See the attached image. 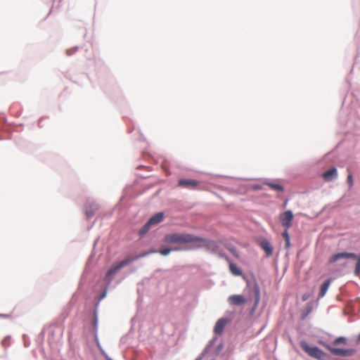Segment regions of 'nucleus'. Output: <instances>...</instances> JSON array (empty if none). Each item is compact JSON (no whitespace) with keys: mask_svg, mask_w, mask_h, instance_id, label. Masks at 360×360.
<instances>
[{"mask_svg":"<svg viewBox=\"0 0 360 360\" xmlns=\"http://www.w3.org/2000/svg\"><path fill=\"white\" fill-rule=\"evenodd\" d=\"M164 242L167 244H193V248H199L207 245V240L202 237L189 233H169L165 236Z\"/></svg>","mask_w":360,"mask_h":360,"instance_id":"nucleus-1","label":"nucleus"},{"mask_svg":"<svg viewBox=\"0 0 360 360\" xmlns=\"http://www.w3.org/2000/svg\"><path fill=\"white\" fill-rule=\"evenodd\" d=\"M139 257L136 256L135 257H127L122 261L116 262L113 264L110 268L108 270L105 276V281L107 283H110L111 281L113 279L115 275L124 266H127V264H129L131 262H132L134 260L138 259Z\"/></svg>","mask_w":360,"mask_h":360,"instance_id":"nucleus-2","label":"nucleus"},{"mask_svg":"<svg viewBox=\"0 0 360 360\" xmlns=\"http://www.w3.org/2000/svg\"><path fill=\"white\" fill-rule=\"evenodd\" d=\"M340 259H356L357 262L356 264L354 274L356 276L360 274V255L357 256L354 253L339 252L330 257L329 259V263H334Z\"/></svg>","mask_w":360,"mask_h":360,"instance_id":"nucleus-3","label":"nucleus"},{"mask_svg":"<svg viewBox=\"0 0 360 360\" xmlns=\"http://www.w3.org/2000/svg\"><path fill=\"white\" fill-rule=\"evenodd\" d=\"M302 349L310 356L321 359L324 356V352L317 347H310L305 341L300 343Z\"/></svg>","mask_w":360,"mask_h":360,"instance_id":"nucleus-4","label":"nucleus"},{"mask_svg":"<svg viewBox=\"0 0 360 360\" xmlns=\"http://www.w3.org/2000/svg\"><path fill=\"white\" fill-rule=\"evenodd\" d=\"M324 347L330 351L333 354L340 356H350L354 354L355 350L354 349H344L340 348H335L330 345L323 344Z\"/></svg>","mask_w":360,"mask_h":360,"instance_id":"nucleus-5","label":"nucleus"},{"mask_svg":"<svg viewBox=\"0 0 360 360\" xmlns=\"http://www.w3.org/2000/svg\"><path fill=\"white\" fill-rule=\"evenodd\" d=\"M292 219L293 214L290 210L285 211L279 216V221L282 226L285 227V230H288L291 227Z\"/></svg>","mask_w":360,"mask_h":360,"instance_id":"nucleus-6","label":"nucleus"},{"mask_svg":"<svg viewBox=\"0 0 360 360\" xmlns=\"http://www.w3.org/2000/svg\"><path fill=\"white\" fill-rule=\"evenodd\" d=\"M199 185V181L193 179H181L178 181V186L188 189H195Z\"/></svg>","mask_w":360,"mask_h":360,"instance_id":"nucleus-7","label":"nucleus"},{"mask_svg":"<svg viewBox=\"0 0 360 360\" xmlns=\"http://www.w3.org/2000/svg\"><path fill=\"white\" fill-rule=\"evenodd\" d=\"M229 302L231 304L240 306L245 304L247 300L243 295H233L229 297Z\"/></svg>","mask_w":360,"mask_h":360,"instance_id":"nucleus-8","label":"nucleus"},{"mask_svg":"<svg viewBox=\"0 0 360 360\" xmlns=\"http://www.w3.org/2000/svg\"><path fill=\"white\" fill-rule=\"evenodd\" d=\"M179 250V248L172 249V248H163V249H160L159 250H150V251H149L148 252L142 253L140 255H139L138 257L139 258V257H145V256L148 255L150 253H155V252H159L162 255L166 256V255H169L172 250Z\"/></svg>","mask_w":360,"mask_h":360,"instance_id":"nucleus-9","label":"nucleus"},{"mask_svg":"<svg viewBox=\"0 0 360 360\" xmlns=\"http://www.w3.org/2000/svg\"><path fill=\"white\" fill-rule=\"evenodd\" d=\"M260 247L264 250L266 257H270L273 254V247L270 242L266 240H264L260 242Z\"/></svg>","mask_w":360,"mask_h":360,"instance_id":"nucleus-10","label":"nucleus"},{"mask_svg":"<svg viewBox=\"0 0 360 360\" xmlns=\"http://www.w3.org/2000/svg\"><path fill=\"white\" fill-rule=\"evenodd\" d=\"M227 323V320L226 319H220L217 321L214 328V332L216 334H221Z\"/></svg>","mask_w":360,"mask_h":360,"instance_id":"nucleus-11","label":"nucleus"},{"mask_svg":"<svg viewBox=\"0 0 360 360\" xmlns=\"http://www.w3.org/2000/svg\"><path fill=\"white\" fill-rule=\"evenodd\" d=\"M337 176V169L335 167L330 168L329 170L325 172L323 174V177L327 181H331L332 179L336 178Z\"/></svg>","mask_w":360,"mask_h":360,"instance_id":"nucleus-12","label":"nucleus"},{"mask_svg":"<svg viewBox=\"0 0 360 360\" xmlns=\"http://www.w3.org/2000/svg\"><path fill=\"white\" fill-rule=\"evenodd\" d=\"M163 218L164 214L162 212H158L153 216L148 221L152 225H155L161 222Z\"/></svg>","mask_w":360,"mask_h":360,"instance_id":"nucleus-13","label":"nucleus"},{"mask_svg":"<svg viewBox=\"0 0 360 360\" xmlns=\"http://www.w3.org/2000/svg\"><path fill=\"white\" fill-rule=\"evenodd\" d=\"M229 264V270L231 272V274L234 276H241L242 275V271L239 269L237 266L229 261L228 259Z\"/></svg>","mask_w":360,"mask_h":360,"instance_id":"nucleus-14","label":"nucleus"},{"mask_svg":"<svg viewBox=\"0 0 360 360\" xmlns=\"http://www.w3.org/2000/svg\"><path fill=\"white\" fill-rule=\"evenodd\" d=\"M330 280L328 279V280L324 282V283L321 285V289H320L319 295V297H323L326 295V293L330 286Z\"/></svg>","mask_w":360,"mask_h":360,"instance_id":"nucleus-15","label":"nucleus"},{"mask_svg":"<svg viewBox=\"0 0 360 360\" xmlns=\"http://www.w3.org/2000/svg\"><path fill=\"white\" fill-rule=\"evenodd\" d=\"M267 186H269L271 189L277 191H283V187L278 184L275 183H266Z\"/></svg>","mask_w":360,"mask_h":360,"instance_id":"nucleus-16","label":"nucleus"},{"mask_svg":"<svg viewBox=\"0 0 360 360\" xmlns=\"http://www.w3.org/2000/svg\"><path fill=\"white\" fill-rule=\"evenodd\" d=\"M282 236L285 241V248H289L290 245V236H289L288 230H285L283 231V233H282Z\"/></svg>","mask_w":360,"mask_h":360,"instance_id":"nucleus-17","label":"nucleus"},{"mask_svg":"<svg viewBox=\"0 0 360 360\" xmlns=\"http://www.w3.org/2000/svg\"><path fill=\"white\" fill-rule=\"evenodd\" d=\"M152 226L153 225L151 224H150V221H148L147 223L139 231V234L140 235H144L145 233H146L149 231V229H150V227Z\"/></svg>","mask_w":360,"mask_h":360,"instance_id":"nucleus-18","label":"nucleus"},{"mask_svg":"<svg viewBox=\"0 0 360 360\" xmlns=\"http://www.w3.org/2000/svg\"><path fill=\"white\" fill-rule=\"evenodd\" d=\"M346 342H347V340L345 338L339 337L334 340L333 345H338L340 344L345 345Z\"/></svg>","mask_w":360,"mask_h":360,"instance_id":"nucleus-19","label":"nucleus"},{"mask_svg":"<svg viewBox=\"0 0 360 360\" xmlns=\"http://www.w3.org/2000/svg\"><path fill=\"white\" fill-rule=\"evenodd\" d=\"M347 183L349 184V188L353 186V177L351 173H349L347 179Z\"/></svg>","mask_w":360,"mask_h":360,"instance_id":"nucleus-20","label":"nucleus"},{"mask_svg":"<svg viewBox=\"0 0 360 360\" xmlns=\"http://www.w3.org/2000/svg\"><path fill=\"white\" fill-rule=\"evenodd\" d=\"M309 298V295L305 294L302 296V300L306 301Z\"/></svg>","mask_w":360,"mask_h":360,"instance_id":"nucleus-21","label":"nucleus"},{"mask_svg":"<svg viewBox=\"0 0 360 360\" xmlns=\"http://www.w3.org/2000/svg\"><path fill=\"white\" fill-rule=\"evenodd\" d=\"M93 214H93V212H86V215H87V217H91V216H92Z\"/></svg>","mask_w":360,"mask_h":360,"instance_id":"nucleus-22","label":"nucleus"},{"mask_svg":"<svg viewBox=\"0 0 360 360\" xmlns=\"http://www.w3.org/2000/svg\"><path fill=\"white\" fill-rule=\"evenodd\" d=\"M358 342H360V334L359 335V337H358Z\"/></svg>","mask_w":360,"mask_h":360,"instance_id":"nucleus-23","label":"nucleus"}]
</instances>
